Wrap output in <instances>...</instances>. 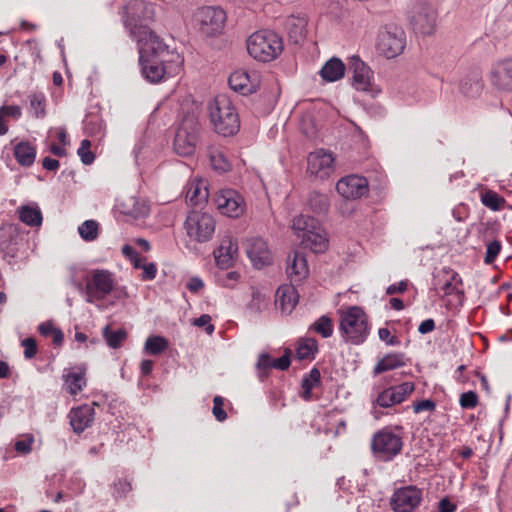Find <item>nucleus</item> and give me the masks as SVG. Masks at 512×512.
<instances>
[{
	"label": "nucleus",
	"mask_w": 512,
	"mask_h": 512,
	"mask_svg": "<svg viewBox=\"0 0 512 512\" xmlns=\"http://www.w3.org/2000/svg\"><path fill=\"white\" fill-rule=\"evenodd\" d=\"M138 46L142 74L151 83H158L180 71V55L169 50L158 35H151L150 40L139 43Z\"/></svg>",
	"instance_id": "f257e3e1"
},
{
	"label": "nucleus",
	"mask_w": 512,
	"mask_h": 512,
	"mask_svg": "<svg viewBox=\"0 0 512 512\" xmlns=\"http://www.w3.org/2000/svg\"><path fill=\"white\" fill-rule=\"evenodd\" d=\"M155 13V5L144 0H130L123 7V25L138 44L150 40L151 35H157L148 27L154 20Z\"/></svg>",
	"instance_id": "f03ea898"
},
{
	"label": "nucleus",
	"mask_w": 512,
	"mask_h": 512,
	"mask_svg": "<svg viewBox=\"0 0 512 512\" xmlns=\"http://www.w3.org/2000/svg\"><path fill=\"white\" fill-rule=\"evenodd\" d=\"M339 330L343 339L355 345L362 344L369 335L368 316L359 306H349L338 310Z\"/></svg>",
	"instance_id": "7ed1b4c3"
},
{
	"label": "nucleus",
	"mask_w": 512,
	"mask_h": 512,
	"mask_svg": "<svg viewBox=\"0 0 512 512\" xmlns=\"http://www.w3.org/2000/svg\"><path fill=\"white\" fill-rule=\"evenodd\" d=\"M209 115L216 133L228 137L239 131V115L232 102L225 95L215 97L209 105Z\"/></svg>",
	"instance_id": "20e7f679"
},
{
	"label": "nucleus",
	"mask_w": 512,
	"mask_h": 512,
	"mask_svg": "<svg viewBox=\"0 0 512 512\" xmlns=\"http://www.w3.org/2000/svg\"><path fill=\"white\" fill-rule=\"evenodd\" d=\"M292 229L301 239V244L315 253L324 252L328 240L324 229L318 221L309 216L299 215L292 221Z\"/></svg>",
	"instance_id": "39448f33"
},
{
	"label": "nucleus",
	"mask_w": 512,
	"mask_h": 512,
	"mask_svg": "<svg viewBox=\"0 0 512 512\" xmlns=\"http://www.w3.org/2000/svg\"><path fill=\"white\" fill-rule=\"evenodd\" d=\"M200 125L194 114L183 117L174 138V150L180 156H190L196 150Z\"/></svg>",
	"instance_id": "423d86ee"
},
{
	"label": "nucleus",
	"mask_w": 512,
	"mask_h": 512,
	"mask_svg": "<svg viewBox=\"0 0 512 512\" xmlns=\"http://www.w3.org/2000/svg\"><path fill=\"white\" fill-rule=\"evenodd\" d=\"M406 46L404 30L395 24L384 26L378 33L377 49L386 58H395L400 55Z\"/></svg>",
	"instance_id": "0eeeda50"
},
{
	"label": "nucleus",
	"mask_w": 512,
	"mask_h": 512,
	"mask_svg": "<svg viewBox=\"0 0 512 512\" xmlns=\"http://www.w3.org/2000/svg\"><path fill=\"white\" fill-rule=\"evenodd\" d=\"M284 51L282 35L275 29L262 27L258 29V62L271 63Z\"/></svg>",
	"instance_id": "6e6552de"
},
{
	"label": "nucleus",
	"mask_w": 512,
	"mask_h": 512,
	"mask_svg": "<svg viewBox=\"0 0 512 512\" xmlns=\"http://www.w3.org/2000/svg\"><path fill=\"white\" fill-rule=\"evenodd\" d=\"M408 19L417 34L431 35L436 28V11L425 2H414L410 5Z\"/></svg>",
	"instance_id": "1a4fd4ad"
},
{
	"label": "nucleus",
	"mask_w": 512,
	"mask_h": 512,
	"mask_svg": "<svg viewBox=\"0 0 512 512\" xmlns=\"http://www.w3.org/2000/svg\"><path fill=\"white\" fill-rule=\"evenodd\" d=\"M226 20V12L221 7H201L195 14V21L199 31L207 37H213L222 33Z\"/></svg>",
	"instance_id": "9d476101"
},
{
	"label": "nucleus",
	"mask_w": 512,
	"mask_h": 512,
	"mask_svg": "<svg viewBox=\"0 0 512 512\" xmlns=\"http://www.w3.org/2000/svg\"><path fill=\"white\" fill-rule=\"evenodd\" d=\"M115 286L113 274L108 270H93L85 286L86 301L95 303L106 298Z\"/></svg>",
	"instance_id": "9b49d317"
},
{
	"label": "nucleus",
	"mask_w": 512,
	"mask_h": 512,
	"mask_svg": "<svg viewBox=\"0 0 512 512\" xmlns=\"http://www.w3.org/2000/svg\"><path fill=\"white\" fill-rule=\"evenodd\" d=\"M187 235L194 241L207 242L215 231V220L209 213L192 211L185 221Z\"/></svg>",
	"instance_id": "f8f14e48"
},
{
	"label": "nucleus",
	"mask_w": 512,
	"mask_h": 512,
	"mask_svg": "<svg viewBox=\"0 0 512 512\" xmlns=\"http://www.w3.org/2000/svg\"><path fill=\"white\" fill-rule=\"evenodd\" d=\"M217 209L228 217L236 218L244 212V199L233 189L220 190L214 198Z\"/></svg>",
	"instance_id": "ddd939ff"
},
{
	"label": "nucleus",
	"mask_w": 512,
	"mask_h": 512,
	"mask_svg": "<svg viewBox=\"0 0 512 512\" xmlns=\"http://www.w3.org/2000/svg\"><path fill=\"white\" fill-rule=\"evenodd\" d=\"M372 449L381 458L388 460L401 451L402 440L398 435L388 430H381L373 437Z\"/></svg>",
	"instance_id": "4468645a"
},
{
	"label": "nucleus",
	"mask_w": 512,
	"mask_h": 512,
	"mask_svg": "<svg viewBox=\"0 0 512 512\" xmlns=\"http://www.w3.org/2000/svg\"><path fill=\"white\" fill-rule=\"evenodd\" d=\"M336 190L347 200H356L365 196L369 191L368 181L359 175H348L336 184Z\"/></svg>",
	"instance_id": "2eb2a0df"
},
{
	"label": "nucleus",
	"mask_w": 512,
	"mask_h": 512,
	"mask_svg": "<svg viewBox=\"0 0 512 512\" xmlns=\"http://www.w3.org/2000/svg\"><path fill=\"white\" fill-rule=\"evenodd\" d=\"M422 500V492L414 486L400 488L391 498V506L395 512H413Z\"/></svg>",
	"instance_id": "dca6fc26"
},
{
	"label": "nucleus",
	"mask_w": 512,
	"mask_h": 512,
	"mask_svg": "<svg viewBox=\"0 0 512 512\" xmlns=\"http://www.w3.org/2000/svg\"><path fill=\"white\" fill-rule=\"evenodd\" d=\"M334 170L332 153L319 149L311 152L307 158V171L310 175L324 179Z\"/></svg>",
	"instance_id": "f3484780"
},
{
	"label": "nucleus",
	"mask_w": 512,
	"mask_h": 512,
	"mask_svg": "<svg viewBox=\"0 0 512 512\" xmlns=\"http://www.w3.org/2000/svg\"><path fill=\"white\" fill-rule=\"evenodd\" d=\"M490 81L499 90H512V58L497 61L492 66Z\"/></svg>",
	"instance_id": "a211bd4d"
},
{
	"label": "nucleus",
	"mask_w": 512,
	"mask_h": 512,
	"mask_svg": "<svg viewBox=\"0 0 512 512\" xmlns=\"http://www.w3.org/2000/svg\"><path fill=\"white\" fill-rule=\"evenodd\" d=\"M237 251V244L232 237L229 235L223 236L219 246L213 252L216 265L221 269L230 268L234 264Z\"/></svg>",
	"instance_id": "6ab92c4d"
},
{
	"label": "nucleus",
	"mask_w": 512,
	"mask_h": 512,
	"mask_svg": "<svg viewBox=\"0 0 512 512\" xmlns=\"http://www.w3.org/2000/svg\"><path fill=\"white\" fill-rule=\"evenodd\" d=\"M352 86L359 91L373 92L372 71L358 57L352 58Z\"/></svg>",
	"instance_id": "aec40b11"
},
{
	"label": "nucleus",
	"mask_w": 512,
	"mask_h": 512,
	"mask_svg": "<svg viewBox=\"0 0 512 512\" xmlns=\"http://www.w3.org/2000/svg\"><path fill=\"white\" fill-rule=\"evenodd\" d=\"M286 273L291 282L298 283L309 275V266L306 256L298 251L288 256Z\"/></svg>",
	"instance_id": "412c9836"
},
{
	"label": "nucleus",
	"mask_w": 512,
	"mask_h": 512,
	"mask_svg": "<svg viewBox=\"0 0 512 512\" xmlns=\"http://www.w3.org/2000/svg\"><path fill=\"white\" fill-rule=\"evenodd\" d=\"M95 411L90 405L73 408L69 413L70 425L75 433H82L94 421Z\"/></svg>",
	"instance_id": "4be33fe9"
},
{
	"label": "nucleus",
	"mask_w": 512,
	"mask_h": 512,
	"mask_svg": "<svg viewBox=\"0 0 512 512\" xmlns=\"http://www.w3.org/2000/svg\"><path fill=\"white\" fill-rule=\"evenodd\" d=\"M298 300V292L292 284H284L276 291L275 302L284 313L292 312L297 305Z\"/></svg>",
	"instance_id": "5701e85b"
},
{
	"label": "nucleus",
	"mask_w": 512,
	"mask_h": 512,
	"mask_svg": "<svg viewBox=\"0 0 512 512\" xmlns=\"http://www.w3.org/2000/svg\"><path fill=\"white\" fill-rule=\"evenodd\" d=\"M307 18L304 15H291L287 18L285 26L290 40L298 44L306 38Z\"/></svg>",
	"instance_id": "b1692460"
},
{
	"label": "nucleus",
	"mask_w": 512,
	"mask_h": 512,
	"mask_svg": "<svg viewBox=\"0 0 512 512\" xmlns=\"http://www.w3.org/2000/svg\"><path fill=\"white\" fill-rule=\"evenodd\" d=\"M229 86L241 95H249L255 91V84L251 81L249 74L244 70H236L228 79Z\"/></svg>",
	"instance_id": "393cba45"
},
{
	"label": "nucleus",
	"mask_w": 512,
	"mask_h": 512,
	"mask_svg": "<svg viewBox=\"0 0 512 512\" xmlns=\"http://www.w3.org/2000/svg\"><path fill=\"white\" fill-rule=\"evenodd\" d=\"M345 64L339 58L329 59L321 68L319 74L325 82H335L342 79L345 75Z\"/></svg>",
	"instance_id": "a878e982"
},
{
	"label": "nucleus",
	"mask_w": 512,
	"mask_h": 512,
	"mask_svg": "<svg viewBox=\"0 0 512 512\" xmlns=\"http://www.w3.org/2000/svg\"><path fill=\"white\" fill-rule=\"evenodd\" d=\"M64 387L71 395H76L83 390L86 385V378L84 371L81 370H66L63 374Z\"/></svg>",
	"instance_id": "bb28decb"
},
{
	"label": "nucleus",
	"mask_w": 512,
	"mask_h": 512,
	"mask_svg": "<svg viewBox=\"0 0 512 512\" xmlns=\"http://www.w3.org/2000/svg\"><path fill=\"white\" fill-rule=\"evenodd\" d=\"M14 156L21 166H31L36 158V147L28 141L19 142L14 148Z\"/></svg>",
	"instance_id": "cd10ccee"
},
{
	"label": "nucleus",
	"mask_w": 512,
	"mask_h": 512,
	"mask_svg": "<svg viewBox=\"0 0 512 512\" xmlns=\"http://www.w3.org/2000/svg\"><path fill=\"white\" fill-rule=\"evenodd\" d=\"M405 365V358L402 353H390L381 358L373 369L374 375L397 369Z\"/></svg>",
	"instance_id": "c85d7f7f"
},
{
	"label": "nucleus",
	"mask_w": 512,
	"mask_h": 512,
	"mask_svg": "<svg viewBox=\"0 0 512 512\" xmlns=\"http://www.w3.org/2000/svg\"><path fill=\"white\" fill-rule=\"evenodd\" d=\"M208 198V191L201 181H191L187 185L186 200L192 205H198Z\"/></svg>",
	"instance_id": "c756f323"
},
{
	"label": "nucleus",
	"mask_w": 512,
	"mask_h": 512,
	"mask_svg": "<svg viewBox=\"0 0 512 512\" xmlns=\"http://www.w3.org/2000/svg\"><path fill=\"white\" fill-rule=\"evenodd\" d=\"M442 273L444 274L445 278L443 286L441 287V289L444 291V294L450 295L457 293L463 295V291L461 290L462 279L459 274L449 269H444Z\"/></svg>",
	"instance_id": "7c9ffc66"
},
{
	"label": "nucleus",
	"mask_w": 512,
	"mask_h": 512,
	"mask_svg": "<svg viewBox=\"0 0 512 512\" xmlns=\"http://www.w3.org/2000/svg\"><path fill=\"white\" fill-rule=\"evenodd\" d=\"M321 374L317 368L310 370L309 374L305 375L301 382L302 392L301 397L308 401L311 399V391L320 385Z\"/></svg>",
	"instance_id": "2f4dec72"
},
{
	"label": "nucleus",
	"mask_w": 512,
	"mask_h": 512,
	"mask_svg": "<svg viewBox=\"0 0 512 512\" xmlns=\"http://www.w3.org/2000/svg\"><path fill=\"white\" fill-rule=\"evenodd\" d=\"M18 216L21 222L31 227L40 226L43 219L40 209L29 205L21 206L18 209Z\"/></svg>",
	"instance_id": "473e14b6"
},
{
	"label": "nucleus",
	"mask_w": 512,
	"mask_h": 512,
	"mask_svg": "<svg viewBox=\"0 0 512 512\" xmlns=\"http://www.w3.org/2000/svg\"><path fill=\"white\" fill-rule=\"evenodd\" d=\"M123 213L133 218H141L148 214V207L135 197H129L123 203Z\"/></svg>",
	"instance_id": "72a5a7b5"
},
{
	"label": "nucleus",
	"mask_w": 512,
	"mask_h": 512,
	"mask_svg": "<svg viewBox=\"0 0 512 512\" xmlns=\"http://www.w3.org/2000/svg\"><path fill=\"white\" fill-rule=\"evenodd\" d=\"M168 348V341L162 336H150L146 339L144 352L150 355H160Z\"/></svg>",
	"instance_id": "f704fd0d"
},
{
	"label": "nucleus",
	"mask_w": 512,
	"mask_h": 512,
	"mask_svg": "<svg viewBox=\"0 0 512 512\" xmlns=\"http://www.w3.org/2000/svg\"><path fill=\"white\" fill-rule=\"evenodd\" d=\"M30 109L34 117L43 118L46 115V97L42 92H34L29 95Z\"/></svg>",
	"instance_id": "c9c22d12"
},
{
	"label": "nucleus",
	"mask_w": 512,
	"mask_h": 512,
	"mask_svg": "<svg viewBox=\"0 0 512 512\" xmlns=\"http://www.w3.org/2000/svg\"><path fill=\"white\" fill-rule=\"evenodd\" d=\"M289 365L290 357L288 353L275 360H271L267 354H262L258 358V368L274 367L279 370H285L289 367Z\"/></svg>",
	"instance_id": "e433bc0d"
},
{
	"label": "nucleus",
	"mask_w": 512,
	"mask_h": 512,
	"mask_svg": "<svg viewBox=\"0 0 512 512\" xmlns=\"http://www.w3.org/2000/svg\"><path fill=\"white\" fill-rule=\"evenodd\" d=\"M78 233L83 240L94 241L99 235V224L95 220H86L78 227Z\"/></svg>",
	"instance_id": "4c0bfd02"
},
{
	"label": "nucleus",
	"mask_w": 512,
	"mask_h": 512,
	"mask_svg": "<svg viewBox=\"0 0 512 512\" xmlns=\"http://www.w3.org/2000/svg\"><path fill=\"white\" fill-rule=\"evenodd\" d=\"M317 350V341L313 338H305L299 342L297 357L301 360L313 358Z\"/></svg>",
	"instance_id": "58836bf2"
},
{
	"label": "nucleus",
	"mask_w": 512,
	"mask_h": 512,
	"mask_svg": "<svg viewBox=\"0 0 512 512\" xmlns=\"http://www.w3.org/2000/svg\"><path fill=\"white\" fill-rule=\"evenodd\" d=\"M102 334L108 346L114 349L120 347L122 341L127 337V333L124 329L112 331L109 326L103 329Z\"/></svg>",
	"instance_id": "ea45409f"
},
{
	"label": "nucleus",
	"mask_w": 512,
	"mask_h": 512,
	"mask_svg": "<svg viewBox=\"0 0 512 512\" xmlns=\"http://www.w3.org/2000/svg\"><path fill=\"white\" fill-rule=\"evenodd\" d=\"M481 202L493 211L501 210L505 204L504 198L492 190H488L481 195Z\"/></svg>",
	"instance_id": "a19ab883"
},
{
	"label": "nucleus",
	"mask_w": 512,
	"mask_h": 512,
	"mask_svg": "<svg viewBox=\"0 0 512 512\" xmlns=\"http://www.w3.org/2000/svg\"><path fill=\"white\" fill-rule=\"evenodd\" d=\"M309 206L317 213L326 212L329 207L328 196L319 192L310 193Z\"/></svg>",
	"instance_id": "79ce46f5"
},
{
	"label": "nucleus",
	"mask_w": 512,
	"mask_h": 512,
	"mask_svg": "<svg viewBox=\"0 0 512 512\" xmlns=\"http://www.w3.org/2000/svg\"><path fill=\"white\" fill-rule=\"evenodd\" d=\"M274 262L272 251L268 248L266 242L258 240V268L263 266H270Z\"/></svg>",
	"instance_id": "37998d69"
},
{
	"label": "nucleus",
	"mask_w": 512,
	"mask_h": 512,
	"mask_svg": "<svg viewBox=\"0 0 512 512\" xmlns=\"http://www.w3.org/2000/svg\"><path fill=\"white\" fill-rule=\"evenodd\" d=\"M313 329L322 337L328 338L333 333L332 320L327 316H322L313 324Z\"/></svg>",
	"instance_id": "c03bdc74"
},
{
	"label": "nucleus",
	"mask_w": 512,
	"mask_h": 512,
	"mask_svg": "<svg viewBox=\"0 0 512 512\" xmlns=\"http://www.w3.org/2000/svg\"><path fill=\"white\" fill-rule=\"evenodd\" d=\"M210 162L213 168L220 172H226L230 169V163L220 151H215L210 154Z\"/></svg>",
	"instance_id": "a18cd8bd"
},
{
	"label": "nucleus",
	"mask_w": 512,
	"mask_h": 512,
	"mask_svg": "<svg viewBox=\"0 0 512 512\" xmlns=\"http://www.w3.org/2000/svg\"><path fill=\"white\" fill-rule=\"evenodd\" d=\"M391 389L395 394L396 402L400 404L414 391L415 386L412 382H404L400 385L392 386Z\"/></svg>",
	"instance_id": "49530a36"
},
{
	"label": "nucleus",
	"mask_w": 512,
	"mask_h": 512,
	"mask_svg": "<svg viewBox=\"0 0 512 512\" xmlns=\"http://www.w3.org/2000/svg\"><path fill=\"white\" fill-rule=\"evenodd\" d=\"M376 404L383 408H389L399 403L396 402L395 394L391 387H389L378 395Z\"/></svg>",
	"instance_id": "de8ad7c7"
},
{
	"label": "nucleus",
	"mask_w": 512,
	"mask_h": 512,
	"mask_svg": "<svg viewBox=\"0 0 512 512\" xmlns=\"http://www.w3.org/2000/svg\"><path fill=\"white\" fill-rule=\"evenodd\" d=\"M91 142L88 139L82 140L80 147L78 148V155L85 165H90L95 159V155L90 151Z\"/></svg>",
	"instance_id": "09e8293b"
},
{
	"label": "nucleus",
	"mask_w": 512,
	"mask_h": 512,
	"mask_svg": "<svg viewBox=\"0 0 512 512\" xmlns=\"http://www.w3.org/2000/svg\"><path fill=\"white\" fill-rule=\"evenodd\" d=\"M224 398L221 396H215L213 398V408L212 414L216 418L217 421L223 422L227 418V413L223 409Z\"/></svg>",
	"instance_id": "8fccbe9b"
},
{
	"label": "nucleus",
	"mask_w": 512,
	"mask_h": 512,
	"mask_svg": "<svg viewBox=\"0 0 512 512\" xmlns=\"http://www.w3.org/2000/svg\"><path fill=\"white\" fill-rule=\"evenodd\" d=\"M460 406L464 409H471L477 406L478 396L473 391H468L461 394L459 399Z\"/></svg>",
	"instance_id": "3c124183"
},
{
	"label": "nucleus",
	"mask_w": 512,
	"mask_h": 512,
	"mask_svg": "<svg viewBox=\"0 0 512 512\" xmlns=\"http://www.w3.org/2000/svg\"><path fill=\"white\" fill-rule=\"evenodd\" d=\"M501 250V244L499 241L494 240L487 245L485 263L491 264L498 256Z\"/></svg>",
	"instance_id": "603ef678"
},
{
	"label": "nucleus",
	"mask_w": 512,
	"mask_h": 512,
	"mask_svg": "<svg viewBox=\"0 0 512 512\" xmlns=\"http://www.w3.org/2000/svg\"><path fill=\"white\" fill-rule=\"evenodd\" d=\"M378 337L389 346H396L400 343L399 339L395 335H392L391 331L386 327L378 330Z\"/></svg>",
	"instance_id": "864d4df0"
},
{
	"label": "nucleus",
	"mask_w": 512,
	"mask_h": 512,
	"mask_svg": "<svg viewBox=\"0 0 512 512\" xmlns=\"http://www.w3.org/2000/svg\"><path fill=\"white\" fill-rule=\"evenodd\" d=\"M0 112L5 117H11L18 120L22 116V109L18 105H3L0 107Z\"/></svg>",
	"instance_id": "5fc2aeb1"
},
{
	"label": "nucleus",
	"mask_w": 512,
	"mask_h": 512,
	"mask_svg": "<svg viewBox=\"0 0 512 512\" xmlns=\"http://www.w3.org/2000/svg\"><path fill=\"white\" fill-rule=\"evenodd\" d=\"M24 356L27 359L33 358L37 353V344L34 338H26L22 341Z\"/></svg>",
	"instance_id": "6e6d98bb"
},
{
	"label": "nucleus",
	"mask_w": 512,
	"mask_h": 512,
	"mask_svg": "<svg viewBox=\"0 0 512 512\" xmlns=\"http://www.w3.org/2000/svg\"><path fill=\"white\" fill-rule=\"evenodd\" d=\"M211 317L207 314H203L194 320V325L198 327H205L207 334L211 335L214 332V325L211 323Z\"/></svg>",
	"instance_id": "4d7b16f0"
},
{
	"label": "nucleus",
	"mask_w": 512,
	"mask_h": 512,
	"mask_svg": "<svg viewBox=\"0 0 512 512\" xmlns=\"http://www.w3.org/2000/svg\"><path fill=\"white\" fill-rule=\"evenodd\" d=\"M414 412L419 413L422 411H433L435 403L429 399L422 400L413 406Z\"/></svg>",
	"instance_id": "13d9d810"
},
{
	"label": "nucleus",
	"mask_w": 512,
	"mask_h": 512,
	"mask_svg": "<svg viewBox=\"0 0 512 512\" xmlns=\"http://www.w3.org/2000/svg\"><path fill=\"white\" fill-rule=\"evenodd\" d=\"M143 280H153L156 277L157 267L154 263H145L143 265Z\"/></svg>",
	"instance_id": "bf43d9fd"
},
{
	"label": "nucleus",
	"mask_w": 512,
	"mask_h": 512,
	"mask_svg": "<svg viewBox=\"0 0 512 512\" xmlns=\"http://www.w3.org/2000/svg\"><path fill=\"white\" fill-rule=\"evenodd\" d=\"M32 443V437L24 440H19L15 443V450L23 454L29 453L31 451Z\"/></svg>",
	"instance_id": "052dcab7"
},
{
	"label": "nucleus",
	"mask_w": 512,
	"mask_h": 512,
	"mask_svg": "<svg viewBox=\"0 0 512 512\" xmlns=\"http://www.w3.org/2000/svg\"><path fill=\"white\" fill-rule=\"evenodd\" d=\"M407 286H408L407 281H400L398 284H392V285L388 286L386 289V293L388 295H392L395 293H403L406 291Z\"/></svg>",
	"instance_id": "680f3d73"
},
{
	"label": "nucleus",
	"mask_w": 512,
	"mask_h": 512,
	"mask_svg": "<svg viewBox=\"0 0 512 512\" xmlns=\"http://www.w3.org/2000/svg\"><path fill=\"white\" fill-rule=\"evenodd\" d=\"M42 166L48 171H56L59 168L60 163L57 159L45 157L42 161Z\"/></svg>",
	"instance_id": "e2e57ef3"
},
{
	"label": "nucleus",
	"mask_w": 512,
	"mask_h": 512,
	"mask_svg": "<svg viewBox=\"0 0 512 512\" xmlns=\"http://www.w3.org/2000/svg\"><path fill=\"white\" fill-rule=\"evenodd\" d=\"M435 328V322L433 319H426L418 327V331L421 334H427L432 332Z\"/></svg>",
	"instance_id": "0e129e2a"
},
{
	"label": "nucleus",
	"mask_w": 512,
	"mask_h": 512,
	"mask_svg": "<svg viewBox=\"0 0 512 512\" xmlns=\"http://www.w3.org/2000/svg\"><path fill=\"white\" fill-rule=\"evenodd\" d=\"M243 245L245 247L247 256L251 260L252 264L255 265V263H256V250L254 248V244L252 243L251 240H247L246 242L243 243Z\"/></svg>",
	"instance_id": "69168bd1"
},
{
	"label": "nucleus",
	"mask_w": 512,
	"mask_h": 512,
	"mask_svg": "<svg viewBox=\"0 0 512 512\" xmlns=\"http://www.w3.org/2000/svg\"><path fill=\"white\" fill-rule=\"evenodd\" d=\"M204 286L203 284V281L198 278V277H193L189 280L188 284H187V288L191 291V292H197L198 290H200L202 287Z\"/></svg>",
	"instance_id": "338daca9"
},
{
	"label": "nucleus",
	"mask_w": 512,
	"mask_h": 512,
	"mask_svg": "<svg viewBox=\"0 0 512 512\" xmlns=\"http://www.w3.org/2000/svg\"><path fill=\"white\" fill-rule=\"evenodd\" d=\"M455 505L452 504L448 499H442L439 502V512H454Z\"/></svg>",
	"instance_id": "774afa93"
}]
</instances>
